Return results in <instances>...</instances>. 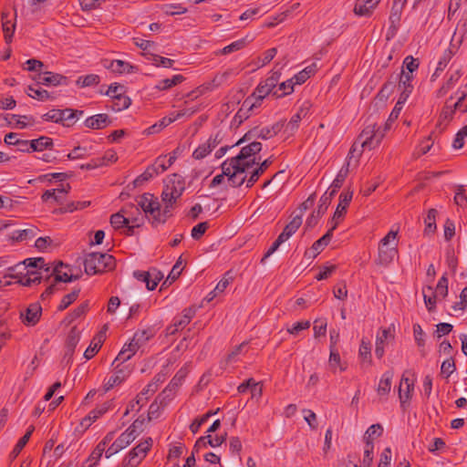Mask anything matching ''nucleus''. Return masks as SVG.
<instances>
[{"label":"nucleus","instance_id":"nucleus-26","mask_svg":"<svg viewBox=\"0 0 467 467\" xmlns=\"http://www.w3.org/2000/svg\"><path fill=\"white\" fill-rule=\"evenodd\" d=\"M109 409V403H103L99 405L97 408L92 410L88 415L84 418L81 421V425L85 428H88L92 422L100 418L103 414H105Z\"/></svg>","mask_w":467,"mask_h":467},{"label":"nucleus","instance_id":"nucleus-57","mask_svg":"<svg viewBox=\"0 0 467 467\" xmlns=\"http://www.w3.org/2000/svg\"><path fill=\"white\" fill-rule=\"evenodd\" d=\"M395 87V80L393 81H388L383 85L379 92L378 93L377 99L381 100L382 102H385L389 95L392 93Z\"/></svg>","mask_w":467,"mask_h":467},{"label":"nucleus","instance_id":"nucleus-8","mask_svg":"<svg viewBox=\"0 0 467 467\" xmlns=\"http://www.w3.org/2000/svg\"><path fill=\"white\" fill-rule=\"evenodd\" d=\"M262 150V143L253 141L250 144L243 147L238 155L229 159L232 163L249 164V168L255 162L254 155Z\"/></svg>","mask_w":467,"mask_h":467},{"label":"nucleus","instance_id":"nucleus-63","mask_svg":"<svg viewBox=\"0 0 467 467\" xmlns=\"http://www.w3.org/2000/svg\"><path fill=\"white\" fill-rule=\"evenodd\" d=\"M373 449H374V444L372 441H368L365 443L364 459H363L364 467L371 466V464L373 462Z\"/></svg>","mask_w":467,"mask_h":467},{"label":"nucleus","instance_id":"nucleus-30","mask_svg":"<svg viewBox=\"0 0 467 467\" xmlns=\"http://www.w3.org/2000/svg\"><path fill=\"white\" fill-rule=\"evenodd\" d=\"M349 171V162H347L346 165H344L338 173L337 174L335 180L333 181L331 184V190L330 192H334V196L336 195L338 189H340L348 174ZM329 192V190H327Z\"/></svg>","mask_w":467,"mask_h":467},{"label":"nucleus","instance_id":"nucleus-22","mask_svg":"<svg viewBox=\"0 0 467 467\" xmlns=\"http://www.w3.org/2000/svg\"><path fill=\"white\" fill-rule=\"evenodd\" d=\"M139 348L140 347L138 346L137 341L132 337L130 343L124 345L118 357L113 361V365L118 362L123 363L129 360Z\"/></svg>","mask_w":467,"mask_h":467},{"label":"nucleus","instance_id":"nucleus-55","mask_svg":"<svg viewBox=\"0 0 467 467\" xmlns=\"http://www.w3.org/2000/svg\"><path fill=\"white\" fill-rule=\"evenodd\" d=\"M456 369L455 362L452 358L444 360L441 367V375L449 378Z\"/></svg>","mask_w":467,"mask_h":467},{"label":"nucleus","instance_id":"nucleus-59","mask_svg":"<svg viewBox=\"0 0 467 467\" xmlns=\"http://www.w3.org/2000/svg\"><path fill=\"white\" fill-rule=\"evenodd\" d=\"M188 323L186 322V319H183L181 316L176 317L173 319V323L167 327V333L170 335H174L179 330L184 328Z\"/></svg>","mask_w":467,"mask_h":467},{"label":"nucleus","instance_id":"nucleus-24","mask_svg":"<svg viewBox=\"0 0 467 467\" xmlns=\"http://www.w3.org/2000/svg\"><path fill=\"white\" fill-rule=\"evenodd\" d=\"M70 190V185L67 183L66 186L62 185L58 189L47 190L41 196L43 202H47L53 199L57 203L61 204L63 196L66 195Z\"/></svg>","mask_w":467,"mask_h":467},{"label":"nucleus","instance_id":"nucleus-51","mask_svg":"<svg viewBox=\"0 0 467 467\" xmlns=\"http://www.w3.org/2000/svg\"><path fill=\"white\" fill-rule=\"evenodd\" d=\"M110 224L114 229L119 230L123 228L126 224H129V223L120 210L119 213L110 216Z\"/></svg>","mask_w":467,"mask_h":467},{"label":"nucleus","instance_id":"nucleus-49","mask_svg":"<svg viewBox=\"0 0 467 467\" xmlns=\"http://www.w3.org/2000/svg\"><path fill=\"white\" fill-rule=\"evenodd\" d=\"M383 432V428L380 424H373L371 425L366 431L364 435L365 443L368 441H372L377 437H379Z\"/></svg>","mask_w":467,"mask_h":467},{"label":"nucleus","instance_id":"nucleus-46","mask_svg":"<svg viewBox=\"0 0 467 467\" xmlns=\"http://www.w3.org/2000/svg\"><path fill=\"white\" fill-rule=\"evenodd\" d=\"M7 17V15H2V27L4 32L5 40L6 43H10L12 41L13 34L15 31V24L9 20H5Z\"/></svg>","mask_w":467,"mask_h":467},{"label":"nucleus","instance_id":"nucleus-35","mask_svg":"<svg viewBox=\"0 0 467 467\" xmlns=\"http://www.w3.org/2000/svg\"><path fill=\"white\" fill-rule=\"evenodd\" d=\"M403 7L404 6L402 5L392 4L389 20L390 23V27H392L394 30H397L400 26Z\"/></svg>","mask_w":467,"mask_h":467},{"label":"nucleus","instance_id":"nucleus-34","mask_svg":"<svg viewBox=\"0 0 467 467\" xmlns=\"http://www.w3.org/2000/svg\"><path fill=\"white\" fill-rule=\"evenodd\" d=\"M144 56L149 61L157 67L162 66L163 67H171L174 64V60L150 52L145 53Z\"/></svg>","mask_w":467,"mask_h":467},{"label":"nucleus","instance_id":"nucleus-5","mask_svg":"<svg viewBox=\"0 0 467 467\" xmlns=\"http://www.w3.org/2000/svg\"><path fill=\"white\" fill-rule=\"evenodd\" d=\"M177 159V150H173L170 153V157L168 159V164H165L164 158H157L155 162L149 166L142 174H140L137 179V183H141L143 182H148L153 177L157 176L160 173L164 172L169 167H171L175 160Z\"/></svg>","mask_w":467,"mask_h":467},{"label":"nucleus","instance_id":"nucleus-32","mask_svg":"<svg viewBox=\"0 0 467 467\" xmlns=\"http://www.w3.org/2000/svg\"><path fill=\"white\" fill-rule=\"evenodd\" d=\"M390 337L389 328H384L381 331V335H378L376 338L375 355L378 358H381L384 356V346L385 341Z\"/></svg>","mask_w":467,"mask_h":467},{"label":"nucleus","instance_id":"nucleus-50","mask_svg":"<svg viewBox=\"0 0 467 467\" xmlns=\"http://www.w3.org/2000/svg\"><path fill=\"white\" fill-rule=\"evenodd\" d=\"M105 451V449H103L101 446L97 445L96 448L93 450V451L90 453L89 457L86 461L85 463L90 462L88 466L85 464L82 467H94L98 464L100 458L102 457L103 452Z\"/></svg>","mask_w":467,"mask_h":467},{"label":"nucleus","instance_id":"nucleus-64","mask_svg":"<svg viewBox=\"0 0 467 467\" xmlns=\"http://www.w3.org/2000/svg\"><path fill=\"white\" fill-rule=\"evenodd\" d=\"M434 294L442 298L446 297L448 295V279L445 275H442L437 285L435 290H433Z\"/></svg>","mask_w":467,"mask_h":467},{"label":"nucleus","instance_id":"nucleus-1","mask_svg":"<svg viewBox=\"0 0 467 467\" xmlns=\"http://www.w3.org/2000/svg\"><path fill=\"white\" fill-rule=\"evenodd\" d=\"M184 191V178L177 173H173L165 181L164 188L161 192L162 209L158 198L149 192L139 195L138 202L146 213L149 222L153 226H158L165 223L166 221L171 217L174 205Z\"/></svg>","mask_w":467,"mask_h":467},{"label":"nucleus","instance_id":"nucleus-2","mask_svg":"<svg viewBox=\"0 0 467 467\" xmlns=\"http://www.w3.org/2000/svg\"><path fill=\"white\" fill-rule=\"evenodd\" d=\"M115 258L109 254L90 253L84 260V268L87 275L102 274L107 270L114 269Z\"/></svg>","mask_w":467,"mask_h":467},{"label":"nucleus","instance_id":"nucleus-39","mask_svg":"<svg viewBox=\"0 0 467 467\" xmlns=\"http://www.w3.org/2000/svg\"><path fill=\"white\" fill-rule=\"evenodd\" d=\"M64 266L62 262H58L56 266L53 267V273H55L56 282H72L78 279V275H68L67 273H62L61 268Z\"/></svg>","mask_w":467,"mask_h":467},{"label":"nucleus","instance_id":"nucleus-54","mask_svg":"<svg viewBox=\"0 0 467 467\" xmlns=\"http://www.w3.org/2000/svg\"><path fill=\"white\" fill-rule=\"evenodd\" d=\"M133 276L142 282V283H145L146 284V287L147 289L149 290H153L155 289L156 287V283L155 282H150V274L149 272L147 271H135L133 273Z\"/></svg>","mask_w":467,"mask_h":467},{"label":"nucleus","instance_id":"nucleus-37","mask_svg":"<svg viewBox=\"0 0 467 467\" xmlns=\"http://www.w3.org/2000/svg\"><path fill=\"white\" fill-rule=\"evenodd\" d=\"M184 80V77L182 75H175L171 78H165L155 86V88L159 90H168L172 87L182 83Z\"/></svg>","mask_w":467,"mask_h":467},{"label":"nucleus","instance_id":"nucleus-29","mask_svg":"<svg viewBox=\"0 0 467 467\" xmlns=\"http://www.w3.org/2000/svg\"><path fill=\"white\" fill-rule=\"evenodd\" d=\"M273 163L272 158L265 160L258 168H256L246 181V187L251 188L259 179V177L268 169Z\"/></svg>","mask_w":467,"mask_h":467},{"label":"nucleus","instance_id":"nucleus-58","mask_svg":"<svg viewBox=\"0 0 467 467\" xmlns=\"http://www.w3.org/2000/svg\"><path fill=\"white\" fill-rule=\"evenodd\" d=\"M170 119H166L165 118H162L158 122L154 123L153 125L150 126L148 129L145 130L144 133L147 135H152L159 133L164 128L170 125Z\"/></svg>","mask_w":467,"mask_h":467},{"label":"nucleus","instance_id":"nucleus-36","mask_svg":"<svg viewBox=\"0 0 467 467\" xmlns=\"http://www.w3.org/2000/svg\"><path fill=\"white\" fill-rule=\"evenodd\" d=\"M422 294L426 307L431 312L435 308L436 300L439 296L434 294L432 286L430 285L422 289Z\"/></svg>","mask_w":467,"mask_h":467},{"label":"nucleus","instance_id":"nucleus-56","mask_svg":"<svg viewBox=\"0 0 467 467\" xmlns=\"http://www.w3.org/2000/svg\"><path fill=\"white\" fill-rule=\"evenodd\" d=\"M182 257L178 259L176 264L171 268L167 279L164 281L163 285H166L167 283L171 284L173 283L182 274Z\"/></svg>","mask_w":467,"mask_h":467},{"label":"nucleus","instance_id":"nucleus-12","mask_svg":"<svg viewBox=\"0 0 467 467\" xmlns=\"http://www.w3.org/2000/svg\"><path fill=\"white\" fill-rule=\"evenodd\" d=\"M122 363L119 362L116 365L113 373L107 379L104 383L105 391H109L116 386L121 384L130 374V369L128 366H121Z\"/></svg>","mask_w":467,"mask_h":467},{"label":"nucleus","instance_id":"nucleus-33","mask_svg":"<svg viewBox=\"0 0 467 467\" xmlns=\"http://www.w3.org/2000/svg\"><path fill=\"white\" fill-rule=\"evenodd\" d=\"M294 78L287 79L279 84L278 88L273 91V96L275 98H282L291 94L294 91Z\"/></svg>","mask_w":467,"mask_h":467},{"label":"nucleus","instance_id":"nucleus-31","mask_svg":"<svg viewBox=\"0 0 467 467\" xmlns=\"http://www.w3.org/2000/svg\"><path fill=\"white\" fill-rule=\"evenodd\" d=\"M392 378H393V371H391V370H388L382 375V377L379 380V386H378V389H377L379 395H388L389 394V392L390 391V388H391Z\"/></svg>","mask_w":467,"mask_h":467},{"label":"nucleus","instance_id":"nucleus-38","mask_svg":"<svg viewBox=\"0 0 467 467\" xmlns=\"http://www.w3.org/2000/svg\"><path fill=\"white\" fill-rule=\"evenodd\" d=\"M27 95L40 101H46L50 99L49 92L41 88L37 83L35 86L28 87Z\"/></svg>","mask_w":467,"mask_h":467},{"label":"nucleus","instance_id":"nucleus-16","mask_svg":"<svg viewBox=\"0 0 467 467\" xmlns=\"http://www.w3.org/2000/svg\"><path fill=\"white\" fill-rule=\"evenodd\" d=\"M398 255V245H383L379 244L377 264L388 266Z\"/></svg>","mask_w":467,"mask_h":467},{"label":"nucleus","instance_id":"nucleus-11","mask_svg":"<svg viewBox=\"0 0 467 467\" xmlns=\"http://www.w3.org/2000/svg\"><path fill=\"white\" fill-rule=\"evenodd\" d=\"M333 197L334 192L328 191L321 196L317 210L314 211L306 222V227L312 228L317 223L319 218L327 212Z\"/></svg>","mask_w":467,"mask_h":467},{"label":"nucleus","instance_id":"nucleus-45","mask_svg":"<svg viewBox=\"0 0 467 467\" xmlns=\"http://www.w3.org/2000/svg\"><path fill=\"white\" fill-rule=\"evenodd\" d=\"M246 46V40L245 38H242L239 40H236L230 45L224 47L223 48L220 49L216 52V55H228L230 53L238 51L242 48H244Z\"/></svg>","mask_w":467,"mask_h":467},{"label":"nucleus","instance_id":"nucleus-28","mask_svg":"<svg viewBox=\"0 0 467 467\" xmlns=\"http://www.w3.org/2000/svg\"><path fill=\"white\" fill-rule=\"evenodd\" d=\"M105 67L110 69L114 73L118 74H130L133 73L135 70V67L130 65L129 62L123 60H112L109 65H105Z\"/></svg>","mask_w":467,"mask_h":467},{"label":"nucleus","instance_id":"nucleus-21","mask_svg":"<svg viewBox=\"0 0 467 467\" xmlns=\"http://www.w3.org/2000/svg\"><path fill=\"white\" fill-rule=\"evenodd\" d=\"M311 104L309 101H305L300 107L299 110L292 116L286 125V130L295 132L298 129V124L303 118H305L310 109Z\"/></svg>","mask_w":467,"mask_h":467},{"label":"nucleus","instance_id":"nucleus-9","mask_svg":"<svg viewBox=\"0 0 467 467\" xmlns=\"http://www.w3.org/2000/svg\"><path fill=\"white\" fill-rule=\"evenodd\" d=\"M138 199L139 196L135 198L136 203H126L121 208V212L124 213L129 224L135 223L136 226H140L143 224L144 219H148V217L139 204Z\"/></svg>","mask_w":467,"mask_h":467},{"label":"nucleus","instance_id":"nucleus-41","mask_svg":"<svg viewBox=\"0 0 467 467\" xmlns=\"http://www.w3.org/2000/svg\"><path fill=\"white\" fill-rule=\"evenodd\" d=\"M131 101L130 99L123 94H119L118 97L112 99V104L110 106L111 109L114 111H120L126 109L130 107Z\"/></svg>","mask_w":467,"mask_h":467},{"label":"nucleus","instance_id":"nucleus-40","mask_svg":"<svg viewBox=\"0 0 467 467\" xmlns=\"http://www.w3.org/2000/svg\"><path fill=\"white\" fill-rule=\"evenodd\" d=\"M437 211L435 209H430L427 216L424 218L425 230L424 233L426 234H433L436 230V216Z\"/></svg>","mask_w":467,"mask_h":467},{"label":"nucleus","instance_id":"nucleus-18","mask_svg":"<svg viewBox=\"0 0 467 467\" xmlns=\"http://www.w3.org/2000/svg\"><path fill=\"white\" fill-rule=\"evenodd\" d=\"M80 339V331L77 328V327H73L66 339V351L64 359H67V364L71 362L75 348L78 344Z\"/></svg>","mask_w":467,"mask_h":467},{"label":"nucleus","instance_id":"nucleus-53","mask_svg":"<svg viewBox=\"0 0 467 467\" xmlns=\"http://www.w3.org/2000/svg\"><path fill=\"white\" fill-rule=\"evenodd\" d=\"M230 284V280L227 279V278H223L222 280L219 281V283L217 284V285L215 286V288L209 293V295L206 296V300L208 302L212 301L214 297L217 296V295L223 293L226 287L229 285Z\"/></svg>","mask_w":467,"mask_h":467},{"label":"nucleus","instance_id":"nucleus-7","mask_svg":"<svg viewBox=\"0 0 467 467\" xmlns=\"http://www.w3.org/2000/svg\"><path fill=\"white\" fill-rule=\"evenodd\" d=\"M283 126H284L283 123L276 122L270 127H264V128L255 127V128L252 129L251 130H249L248 132H246L244 134V136L236 142V145H239L240 143H242L244 141H248V140H250L252 139H255V138L262 139V140H268L270 138H273L282 130Z\"/></svg>","mask_w":467,"mask_h":467},{"label":"nucleus","instance_id":"nucleus-62","mask_svg":"<svg viewBox=\"0 0 467 467\" xmlns=\"http://www.w3.org/2000/svg\"><path fill=\"white\" fill-rule=\"evenodd\" d=\"M454 202L460 207L467 206V196L465 194V189L463 185H458L456 187Z\"/></svg>","mask_w":467,"mask_h":467},{"label":"nucleus","instance_id":"nucleus-14","mask_svg":"<svg viewBox=\"0 0 467 467\" xmlns=\"http://www.w3.org/2000/svg\"><path fill=\"white\" fill-rule=\"evenodd\" d=\"M154 382H150L135 398V400H131L124 412V416H127L131 411H139L140 409L145 404L148 400L149 392L154 393L156 391V388H152L154 386Z\"/></svg>","mask_w":467,"mask_h":467},{"label":"nucleus","instance_id":"nucleus-10","mask_svg":"<svg viewBox=\"0 0 467 467\" xmlns=\"http://www.w3.org/2000/svg\"><path fill=\"white\" fill-rule=\"evenodd\" d=\"M352 198L353 191L350 190L345 191L339 195V202L332 217V230H335L343 220Z\"/></svg>","mask_w":467,"mask_h":467},{"label":"nucleus","instance_id":"nucleus-61","mask_svg":"<svg viewBox=\"0 0 467 467\" xmlns=\"http://www.w3.org/2000/svg\"><path fill=\"white\" fill-rule=\"evenodd\" d=\"M332 227L318 240H317L313 244L315 245L316 250L323 251L325 247L329 244L333 236Z\"/></svg>","mask_w":467,"mask_h":467},{"label":"nucleus","instance_id":"nucleus-17","mask_svg":"<svg viewBox=\"0 0 467 467\" xmlns=\"http://www.w3.org/2000/svg\"><path fill=\"white\" fill-rule=\"evenodd\" d=\"M222 140L220 134L214 137L211 136L204 143L201 144L192 153V157L196 160H202L206 157Z\"/></svg>","mask_w":467,"mask_h":467},{"label":"nucleus","instance_id":"nucleus-15","mask_svg":"<svg viewBox=\"0 0 467 467\" xmlns=\"http://www.w3.org/2000/svg\"><path fill=\"white\" fill-rule=\"evenodd\" d=\"M42 315V307L38 303L30 304L25 312L20 313V318L24 325L33 327L37 324Z\"/></svg>","mask_w":467,"mask_h":467},{"label":"nucleus","instance_id":"nucleus-19","mask_svg":"<svg viewBox=\"0 0 467 467\" xmlns=\"http://www.w3.org/2000/svg\"><path fill=\"white\" fill-rule=\"evenodd\" d=\"M380 0H357L354 13L359 16H369Z\"/></svg>","mask_w":467,"mask_h":467},{"label":"nucleus","instance_id":"nucleus-4","mask_svg":"<svg viewBox=\"0 0 467 467\" xmlns=\"http://www.w3.org/2000/svg\"><path fill=\"white\" fill-rule=\"evenodd\" d=\"M221 167L223 174L228 177V182L232 187H240L247 181L244 174L249 169V164L232 163L231 161L226 160Z\"/></svg>","mask_w":467,"mask_h":467},{"label":"nucleus","instance_id":"nucleus-6","mask_svg":"<svg viewBox=\"0 0 467 467\" xmlns=\"http://www.w3.org/2000/svg\"><path fill=\"white\" fill-rule=\"evenodd\" d=\"M153 441L147 438L134 447L123 460V467H137L146 457L148 451L152 447Z\"/></svg>","mask_w":467,"mask_h":467},{"label":"nucleus","instance_id":"nucleus-44","mask_svg":"<svg viewBox=\"0 0 467 467\" xmlns=\"http://www.w3.org/2000/svg\"><path fill=\"white\" fill-rule=\"evenodd\" d=\"M137 437V433H131L128 430L122 432L114 441L120 450L127 448Z\"/></svg>","mask_w":467,"mask_h":467},{"label":"nucleus","instance_id":"nucleus-20","mask_svg":"<svg viewBox=\"0 0 467 467\" xmlns=\"http://www.w3.org/2000/svg\"><path fill=\"white\" fill-rule=\"evenodd\" d=\"M21 265H26V267L34 268L38 271H40L41 269H44L45 266L47 265L44 258H42V257L27 258L23 263H21ZM19 266H20V264L16 266L8 267V269H7L8 273L5 275V277L9 276L12 278H16V275H14V272Z\"/></svg>","mask_w":467,"mask_h":467},{"label":"nucleus","instance_id":"nucleus-48","mask_svg":"<svg viewBox=\"0 0 467 467\" xmlns=\"http://www.w3.org/2000/svg\"><path fill=\"white\" fill-rule=\"evenodd\" d=\"M453 99V96L451 95L445 102L442 109H441V115H440V120L441 121H446V122H450L452 118H453V115H454V111L451 108V100Z\"/></svg>","mask_w":467,"mask_h":467},{"label":"nucleus","instance_id":"nucleus-52","mask_svg":"<svg viewBox=\"0 0 467 467\" xmlns=\"http://www.w3.org/2000/svg\"><path fill=\"white\" fill-rule=\"evenodd\" d=\"M453 57V52L451 51V48H447L442 57L440 58L439 62H438V66L436 67V70H435V73L433 76H437L439 75L440 72L443 71V69L447 67L448 63L450 62V60L451 59V57Z\"/></svg>","mask_w":467,"mask_h":467},{"label":"nucleus","instance_id":"nucleus-25","mask_svg":"<svg viewBox=\"0 0 467 467\" xmlns=\"http://www.w3.org/2000/svg\"><path fill=\"white\" fill-rule=\"evenodd\" d=\"M110 123L107 114H97L88 118L85 120V125L88 129L101 130L106 128Z\"/></svg>","mask_w":467,"mask_h":467},{"label":"nucleus","instance_id":"nucleus-13","mask_svg":"<svg viewBox=\"0 0 467 467\" xmlns=\"http://www.w3.org/2000/svg\"><path fill=\"white\" fill-rule=\"evenodd\" d=\"M35 80L37 85H44L47 87L67 86L68 84L67 77L49 71L39 73L35 78Z\"/></svg>","mask_w":467,"mask_h":467},{"label":"nucleus","instance_id":"nucleus-47","mask_svg":"<svg viewBox=\"0 0 467 467\" xmlns=\"http://www.w3.org/2000/svg\"><path fill=\"white\" fill-rule=\"evenodd\" d=\"M88 309V303L84 302V303L80 304L77 308H75L71 313H69L67 315V317H66V320L67 321L68 324H70L73 321H75L77 318L84 316L87 313Z\"/></svg>","mask_w":467,"mask_h":467},{"label":"nucleus","instance_id":"nucleus-23","mask_svg":"<svg viewBox=\"0 0 467 467\" xmlns=\"http://www.w3.org/2000/svg\"><path fill=\"white\" fill-rule=\"evenodd\" d=\"M414 389V384L410 382V379L404 375L401 378L400 388H399V398L403 406L411 398V393Z\"/></svg>","mask_w":467,"mask_h":467},{"label":"nucleus","instance_id":"nucleus-27","mask_svg":"<svg viewBox=\"0 0 467 467\" xmlns=\"http://www.w3.org/2000/svg\"><path fill=\"white\" fill-rule=\"evenodd\" d=\"M302 214L296 215L288 224L285 225L283 232L278 235L285 242L288 240L301 226Z\"/></svg>","mask_w":467,"mask_h":467},{"label":"nucleus","instance_id":"nucleus-42","mask_svg":"<svg viewBox=\"0 0 467 467\" xmlns=\"http://www.w3.org/2000/svg\"><path fill=\"white\" fill-rule=\"evenodd\" d=\"M34 430H35L34 426L31 425L28 428V430L26 431V432L25 433V435L17 441V443L16 444L15 448L13 449V451L11 452V455L13 458L17 457V455L21 452L23 448L26 445Z\"/></svg>","mask_w":467,"mask_h":467},{"label":"nucleus","instance_id":"nucleus-60","mask_svg":"<svg viewBox=\"0 0 467 467\" xmlns=\"http://www.w3.org/2000/svg\"><path fill=\"white\" fill-rule=\"evenodd\" d=\"M99 83V77L95 74L79 77L77 80V84L80 87H89Z\"/></svg>","mask_w":467,"mask_h":467},{"label":"nucleus","instance_id":"nucleus-43","mask_svg":"<svg viewBox=\"0 0 467 467\" xmlns=\"http://www.w3.org/2000/svg\"><path fill=\"white\" fill-rule=\"evenodd\" d=\"M80 293V288L76 287L69 294L63 296L60 304L57 306L59 311H63L67 308L73 302L77 300Z\"/></svg>","mask_w":467,"mask_h":467},{"label":"nucleus","instance_id":"nucleus-3","mask_svg":"<svg viewBox=\"0 0 467 467\" xmlns=\"http://www.w3.org/2000/svg\"><path fill=\"white\" fill-rule=\"evenodd\" d=\"M386 129L377 124L367 125L358 136L361 148L373 149L379 145L386 135Z\"/></svg>","mask_w":467,"mask_h":467}]
</instances>
